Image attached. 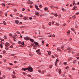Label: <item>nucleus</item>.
Here are the masks:
<instances>
[{
    "instance_id": "1",
    "label": "nucleus",
    "mask_w": 79,
    "mask_h": 79,
    "mask_svg": "<svg viewBox=\"0 0 79 79\" xmlns=\"http://www.w3.org/2000/svg\"><path fill=\"white\" fill-rule=\"evenodd\" d=\"M28 70L30 72H32L33 71V68L31 67H28Z\"/></svg>"
},
{
    "instance_id": "2",
    "label": "nucleus",
    "mask_w": 79,
    "mask_h": 79,
    "mask_svg": "<svg viewBox=\"0 0 79 79\" xmlns=\"http://www.w3.org/2000/svg\"><path fill=\"white\" fill-rule=\"evenodd\" d=\"M4 45L6 47H8L10 44H9V43L8 42H6L5 43Z\"/></svg>"
},
{
    "instance_id": "3",
    "label": "nucleus",
    "mask_w": 79,
    "mask_h": 79,
    "mask_svg": "<svg viewBox=\"0 0 79 79\" xmlns=\"http://www.w3.org/2000/svg\"><path fill=\"white\" fill-rule=\"evenodd\" d=\"M22 71H26V70H28V68H23L22 69Z\"/></svg>"
},
{
    "instance_id": "4",
    "label": "nucleus",
    "mask_w": 79,
    "mask_h": 79,
    "mask_svg": "<svg viewBox=\"0 0 79 79\" xmlns=\"http://www.w3.org/2000/svg\"><path fill=\"white\" fill-rule=\"evenodd\" d=\"M24 39L26 40H29V38L27 36L26 37L24 38Z\"/></svg>"
},
{
    "instance_id": "5",
    "label": "nucleus",
    "mask_w": 79,
    "mask_h": 79,
    "mask_svg": "<svg viewBox=\"0 0 79 79\" xmlns=\"http://www.w3.org/2000/svg\"><path fill=\"white\" fill-rule=\"evenodd\" d=\"M35 15L37 16H39V13L38 12H36Z\"/></svg>"
},
{
    "instance_id": "6",
    "label": "nucleus",
    "mask_w": 79,
    "mask_h": 79,
    "mask_svg": "<svg viewBox=\"0 0 79 79\" xmlns=\"http://www.w3.org/2000/svg\"><path fill=\"white\" fill-rule=\"evenodd\" d=\"M19 23V21H18V20H15V23H16V24H18Z\"/></svg>"
},
{
    "instance_id": "7",
    "label": "nucleus",
    "mask_w": 79,
    "mask_h": 79,
    "mask_svg": "<svg viewBox=\"0 0 79 79\" xmlns=\"http://www.w3.org/2000/svg\"><path fill=\"white\" fill-rule=\"evenodd\" d=\"M35 8H36L38 10H39V8H38V6H37V5H35Z\"/></svg>"
},
{
    "instance_id": "8",
    "label": "nucleus",
    "mask_w": 79,
    "mask_h": 79,
    "mask_svg": "<svg viewBox=\"0 0 79 79\" xmlns=\"http://www.w3.org/2000/svg\"><path fill=\"white\" fill-rule=\"evenodd\" d=\"M34 43L35 44V45H39V44L38 43H37L35 41L34 42Z\"/></svg>"
},
{
    "instance_id": "9",
    "label": "nucleus",
    "mask_w": 79,
    "mask_h": 79,
    "mask_svg": "<svg viewBox=\"0 0 79 79\" xmlns=\"http://www.w3.org/2000/svg\"><path fill=\"white\" fill-rule=\"evenodd\" d=\"M64 45H62L61 46V48H62V50H64Z\"/></svg>"
},
{
    "instance_id": "10",
    "label": "nucleus",
    "mask_w": 79,
    "mask_h": 79,
    "mask_svg": "<svg viewBox=\"0 0 79 79\" xmlns=\"http://www.w3.org/2000/svg\"><path fill=\"white\" fill-rule=\"evenodd\" d=\"M48 55H50L51 54V52H50V51H48Z\"/></svg>"
},
{
    "instance_id": "11",
    "label": "nucleus",
    "mask_w": 79,
    "mask_h": 79,
    "mask_svg": "<svg viewBox=\"0 0 79 79\" xmlns=\"http://www.w3.org/2000/svg\"><path fill=\"white\" fill-rule=\"evenodd\" d=\"M40 51V49H39L36 51V52H37V53H39Z\"/></svg>"
},
{
    "instance_id": "12",
    "label": "nucleus",
    "mask_w": 79,
    "mask_h": 79,
    "mask_svg": "<svg viewBox=\"0 0 79 79\" xmlns=\"http://www.w3.org/2000/svg\"><path fill=\"white\" fill-rule=\"evenodd\" d=\"M44 10H45V11H46L47 10H48V8H47V7H45V8L44 9Z\"/></svg>"
},
{
    "instance_id": "13",
    "label": "nucleus",
    "mask_w": 79,
    "mask_h": 79,
    "mask_svg": "<svg viewBox=\"0 0 79 79\" xmlns=\"http://www.w3.org/2000/svg\"><path fill=\"white\" fill-rule=\"evenodd\" d=\"M73 60V58H72V57L69 58L68 59V61H70V60Z\"/></svg>"
},
{
    "instance_id": "14",
    "label": "nucleus",
    "mask_w": 79,
    "mask_h": 79,
    "mask_svg": "<svg viewBox=\"0 0 79 79\" xmlns=\"http://www.w3.org/2000/svg\"><path fill=\"white\" fill-rule=\"evenodd\" d=\"M30 40L31 42H34V40L33 39H30Z\"/></svg>"
},
{
    "instance_id": "15",
    "label": "nucleus",
    "mask_w": 79,
    "mask_h": 79,
    "mask_svg": "<svg viewBox=\"0 0 79 79\" xmlns=\"http://www.w3.org/2000/svg\"><path fill=\"white\" fill-rule=\"evenodd\" d=\"M12 77L13 78H16V77L15 76V75H13V76H12Z\"/></svg>"
},
{
    "instance_id": "16",
    "label": "nucleus",
    "mask_w": 79,
    "mask_h": 79,
    "mask_svg": "<svg viewBox=\"0 0 79 79\" xmlns=\"http://www.w3.org/2000/svg\"><path fill=\"white\" fill-rule=\"evenodd\" d=\"M54 16H56V17L58 16V15H57V13L54 14Z\"/></svg>"
},
{
    "instance_id": "17",
    "label": "nucleus",
    "mask_w": 79,
    "mask_h": 79,
    "mask_svg": "<svg viewBox=\"0 0 79 79\" xmlns=\"http://www.w3.org/2000/svg\"><path fill=\"white\" fill-rule=\"evenodd\" d=\"M55 65L56 66H57V62H55Z\"/></svg>"
},
{
    "instance_id": "18",
    "label": "nucleus",
    "mask_w": 79,
    "mask_h": 79,
    "mask_svg": "<svg viewBox=\"0 0 79 79\" xmlns=\"http://www.w3.org/2000/svg\"><path fill=\"white\" fill-rule=\"evenodd\" d=\"M13 40H14V41H16L17 40L16 39V38H13Z\"/></svg>"
},
{
    "instance_id": "19",
    "label": "nucleus",
    "mask_w": 79,
    "mask_h": 79,
    "mask_svg": "<svg viewBox=\"0 0 79 79\" xmlns=\"http://www.w3.org/2000/svg\"><path fill=\"white\" fill-rule=\"evenodd\" d=\"M59 74H61V70L59 69Z\"/></svg>"
},
{
    "instance_id": "20",
    "label": "nucleus",
    "mask_w": 79,
    "mask_h": 79,
    "mask_svg": "<svg viewBox=\"0 0 79 79\" xmlns=\"http://www.w3.org/2000/svg\"><path fill=\"white\" fill-rule=\"evenodd\" d=\"M68 50H73V49L70 48H67Z\"/></svg>"
},
{
    "instance_id": "21",
    "label": "nucleus",
    "mask_w": 79,
    "mask_h": 79,
    "mask_svg": "<svg viewBox=\"0 0 79 79\" xmlns=\"http://www.w3.org/2000/svg\"><path fill=\"white\" fill-rule=\"evenodd\" d=\"M76 15H74V16H72V18H73V19H74V18H76Z\"/></svg>"
},
{
    "instance_id": "22",
    "label": "nucleus",
    "mask_w": 79,
    "mask_h": 79,
    "mask_svg": "<svg viewBox=\"0 0 79 79\" xmlns=\"http://www.w3.org/2000/svg\"><path fill=\"white\" fill-rule=\"evenodd\" d=\"M67 62H64V63H63V64H64V65H67Z\"/></svg>"
},
{
    "instance_id": "23",
    "label": "nucleus",
    "mask_w": 79,
    "mask_h": 79,
    "mask_svg": "<svg viewBox=\"0 0 79 79\" xmlns=\"http://www.w3.org/2000/svg\"><path fill=\"white\" fill-rule=\"evenodd\" d=\"M2 5L3 6H5V3H2Z\"/></svg>"
},
{
    "instance_id": "24",
    "label": "nucleus",
    "mask_w": 79,
    "mask_h": 79,
    "mask_svg": "<svg viewBox=\"0 0 79 79\" xmlns=\"http://www.w3.org/2000/svg\"><path fill=\"white\" fill-rule=\"evenodd\" d=\"M3 23L4 25H6V23L5 22V21H3Z\"/></svg>"
},
{
    "instance_id": "25",
    "label": "nucleus",
    "mask_w": 79,
    "mask_h": 79,
    "mask_svg": "<svg viewBox=\"0 0 79 79\" xmlns=\"http://www.w3.org/2000/svg\"><path fill=\"white\" fill-rule=\"evenodd\" d=\"M42 5H39V7H40V8H42Z\"/></svg>"
},
{
    "instance_id": "26",
    "label": "nucleus",
    "mask_w": 79,
    "mask_h": 79,
    "mask_svg": "<svg viewBox=\"0 0 79 79\" xmlns=\"http://www.w3.org/2000/svg\"><path fill=\"white\" fill-rule=\"evenodd\" d=\"M73 63H74V64H76V60H75L74 61H73Z\"/></svg>"
},
{
    "instance_id": "27",
    "label": "nucleus",
    "mask_w": 79,
    "mask_h": 79,
    "mask_svg": "<svg viewBox=\"0 0 79 79\" xmlns=\"http://www.w3.org/2000/svg\"><path fill=\"white\" fill-rule=\"evenodd\" d=\"M3 38H4V39H6V36H5L4 37H3Z\"/></svg>"
},
{
    "instance_id": "28",
    "label": "nucleus",
    "mask_w": 79,
    "mask_h": 79,
    "mask_svg": "<svg viewBox=\"0 0 79 79\" xmlns=\"http://www.w3.org/2000/svg\"><path fill=\"white\" fill-rule=\"evenodd\" d=\"M12 37L13 38H15V37H16V36L15 35H13L12 36Z\"/></svg>"
},
{
    "instance_id": "29",
    "label": "nucleus",
    "mask_w": 79,
    "mask_h": 79,
    "mask_svg": "<svg viewBox=\"0 0 79 79\" xmlns=\"http://www.w3.org/2000/svg\"><path fill=\"white\" fill-rule=\"evenodd\" d=\"M58 61H59V60H58V59H57L56 60V62L57 63V62H58Z\"/></svg>"
},
{
    "instance_id": "30",
    "label": "nucleus",
    "mask_w": 79,
    "mask_h": 79,
    "mask_svg": "<svg viewBox=\"0 0 79 79\" xmlns=\"http://www.w3.org/2000/svg\"><path fill=\"white\" fill-rule=\"evenodd\" d=\"M14 11H15V12L17 11V10H16V9H14Z\"/></svg>"
},
{
    "instance_id": "31",
    "label": "nucleus",
    "mask_w": 79,
    "mask_h": 79,
    "mask_svg": "<svg viewBox=\"0 0 79 79\" xmlns=\"http://www.w3.org/2000/svg\"><path fill=\"white\" fill-rule=\"evenodd\" d=\"M9 64L10 65H13V64L11 63H9Z\"/></svg>"
},
{
    "instance_id": "32",
    "label": "nucleus",
    "mask_w": 79,
    "mask_h": 79,
    "mask_svg": "<svg viewBox=\"0 0 79 79\" xmlns=\"http://www.w3.org/2000/svg\"><path fill=\"white\" fill-rule=\"evenodd\" d=\"M3 14V12H2V11H0V14L1 15H2V14Z\"/></svg>"
},
{
    "instance_id": "33",
    "label": "nucleus",
    "mask_w": 79,
    "mask_h": 79,
    "mask_svg": "<svg viewBox=\"0 0 79 79\" xmlns=\"http://www.w3.org/2000/svg\"><path fill=\"white\" fill-rule=\"evenodd\" d=\"M71 29L72 31H73V32H74V29H73V28H71Z\"/></svg>"
},
{
    "instance_id": "34",
    "label": "nucleus",
    "mask_w": 79,
    "mask_h": 79,
    "mask_svg": "<svg viewBox=\"0 0 79 79\" xmlns=\"http://www.w3.org/2000/svg\"><path fill=\"white\" fill-rule=\"evenodd\" d=\"M3 53H6V51L5 50H4L3 52Z\"/></svg>"
},
{
    "instance_id": "35",
    "label": "nucleus",
    "mask_w": 79,
    "mask_h": 79,
    "mask_svg": "<svg viewBox=\"0 0 79 79\" xmlns=\"http://www.w3.org/2000/svg\"><path fill=\"white\" fill-rule=\"evenodd\" d=\"M62 10L63 11H65V10H64V9L63 8H62Z\"/></svg>"
},
{
    "instance_id": "36",
    "label": "nucleus",
    "mask_w": 79,
    "mask_h": 79,
    "mask_svg": "<svg viewBox=\"0 0 79 79\" xmlns=\"http://www.w3.org/2000/svg\"><path fill=\"white\" fill-rule=\"evenodd\" d=\"M19 15V13H16V16H18V15Z\"/></svg>"
},
{
    "instance_id": "37",
    "label": "nucleus",
    "mask_w": 79,
    "mask_h": 79,
    "mask_svg": "<svg viewBox=\"0 0 79 79\" xmlns=\"http://www.w3.org/2000/svg\"><path fill=\"white\" fill-rule=\"evenodd\" d=\"M66 24L64 23L63 24V26H66Z\"/></svg>"
},
{
    "instance_id": "38",
    "label": "nucleus",
    "mask_w": 79,
    "mask_h": 79,
    "mask_svg": "<svg viewBox=\"0 0 79 79\" xmlns=\"http://www.w3.org/2000/svg\"><path fill=\"white\" fill-rule=\"evenodd\" d=\"M27 76L28 77H31V75H28Z\"/></svg>"
},
{
    "instance_id": "39",
    "label": "nucleus",
    "mask_w": 79,
    "mask_h": 79,
    "mask_svg": "<svg viewBox=\"0 0 79 79\" xmlns=\"http://www.w3.org/2000/svg\"><path fill=\"white\" fill-rule=\"evenodd\" d=\"M5 15L6 16H7V13H5Z\"/></svg>"
},
{
    "instance_id": "40",
    "label": "nucleus",
    "mask_w": 79,
    "mask_h": 79,
    "mask_svg": "<svg viewBox=\"0 0 79 79\" xmlns=\"http://www.w3.org/2000/svg\"><path fill=\"white\" fill-rule=\"evenodd\" d=\"M23 19H26V17H24L23 18Z\"/></svg>"
},
{
    "instance_id": "41",
    "label": "nucleus",
    "mask_w": 79,
    "mask_h": 79,
    "mask_svg": "<svg viewBox=\"0 0 79 79\" xmlns=\"http://www.w3.org/2000/svg\"><path fill=\"white\" fill-rule=\"evenodd\" d=\"M72 70H73V71H74V70H75V68H72Z\"/></svg>"
},
{
    "instance_id": "42",
    "label": "nucleus",
    "mask_w": 79,
    "mask_h": 79,
    "mask_svg": "<svg viewBox=\"0 0 79 79\" xmlns=\"http://www.w3.org/2000/svg\"><path fill=\"white\" fill-rule=\"evenodd\" d=\"M21 44L22 45H23L24 44V42H22Z\"/></svg>"
},
{
    "instance_id": "43",
    "label": "nucleus",
    "mask_w": 79,
    "mask_h": 79,
    "mask_svg": "<svg viewBox=\"0 0 79 79\" xmlns=\"http://www.w3.org/2000/svg\"><path fill=\"white\" fill-rule=\"evenodd\" d=\"M52 56V58H55V56H53V55Z\"/></svg>"
},
{
    "instance_id": "44",
    "label": "nucleus",
    "mask_w": 79,
    "mask_h": 79,
    "mask_svg": "<svg viewBox=\"0 0 79 79\" xmlns=\"http://www.w3.org/2000/svg\"><path fill=\"white\" fill-rule=\"evenodd\" d=\"M6 61V59H5L4 60V63H5Z\"/></svg>"
},
{
    "instance_id": "45",
    "label": "nucleus",
    "mask_w": 79,
    "mask_h": 79,
    "mask_svg": "<svg viewBox=\"0 0 79 79\" xmlns=\"http://www.w3.org/2000/svg\"><path fill=\"white\" fill-rule=\"evenodd\" d=\"M47 76H50V74H47Z\"/></svg>"
},
{
    "instance_id": "46",
    "label": "nucleus",
    "mask_w": 79,
    "mask_h": 79,
    "mask_svg": "<svg viewBox=\"0 0 79 79\" xmlns=\"http://www.w3.org/2000/svg\"><path fill=\"white\" fill-rule=\"evenodd\" d=\"M73 8H74V9H75V8H77V6H74Z\"/></svg>"
},
{
    "instance_id": "47",
    "label": "nucleus",
    "mask_w": 79,
    "mask_h": 79,
    "mask_svg": "<svg viewBox=\"0 0 79 79\" xmlns=\"http://www.w3.org/2000/svg\"><path fill=\"white\" fill-rule=\"evenodd\" d=\"M49 26H51V22L49 23Z\"/></svg>"
},
{
    "instance_id": "48",
    "label": "nucleus",
    "mask_w": 79,
    "mask_h": 79,
    "mask_svg": "<svg viewBox=\"0 0 79 79\" xmlns=\"http://www.w3.org/2000/svg\"><path fill=\"white\" fill-rule=\"evenodd\" d=\"M23 74L25 76V75H26V73H23Z\"/></svg>"
},
{
    "instance_id": "49",
    "label": "nucleus",
    "mask_w": 79,
    "mask_h": 79,
    "mask_svg": "<svg viewBox=\"0 0 79 79\" xmlns=\"http://www.w3.org/2000/svg\"><path fill=\"white\" fill-rule=\"evenodd\" d=\"M10 48H13V46L12 45H11L10 46Z\"/></svg>"
},
{
    "instance_id": "50",
    "label": "nucleus",
    "mask_w": 79,
    "mask_h": 79,
    "mask_svg": "<svg viewBox=\"0 0 79 79\" xmlns=\"http://www.w3.org/2000/svg\"><path fill=\"white\" fill-rule=\"evenodd\" d=\"M0 40H2V41H4V39H1Z\"/></svg>"
},
{
    "instance_id": "51",
    "label": "nucleus",
    "mask_w": 79,
    "mask_h": 79,
    "mask_svg": "<svg viewBox=\"0 0 79 79\" xmlns=\"http://www.w3.org/2000/svg\"><path fill=\"white\" fill-rule=\"evenodd\" d=\"M78 14H79V12L76 13V15H78Z\"/></svg>"
},
{
    "instance_id": "52",
    "label": "nucleus",
    "mask_w": 79,
    "mask_h": 79,
    "mask_svg": "<svg viewBox=\"0 0 79 79\" xmlns=\"http://www.w3.org/2000/svg\"><path fill=\"white\" fill-rule=\"evenodd\" d=\"M55 37V35L53 34L52 36V37Z\"/></svg>"
},
{
    "instance_id": "53",
    "label": "nucleus",
    "mask_w": 79,
    "mask_h": 79,
    "mask_svg": "<svg viewBox=\"0 0 79 79\" xmlns=\"http://www.w3.org/2000/svg\"><path fill=\"white\" fill-rule=\"evenodd\" d=\"M11 55L12 56H15V54H11Z\"/></svg>"
},
{
    "instance_id": "54",
    "label": "nucleus",
    "mask_w": 79,
    "mask_h": 79,
    "mask_svg": "<svg viewBox=\"0 0 79 79\" xmlns=\"http://www.w3.org/2000/svg\"><path fill=\"white\" fill-rule=\"evenodd\" d=\"M18 44H21V41H19L18 42Z\"/></svg>"
},
{
    "instance_id": "55",
    "label": "nucleus",
    "mask_w": 79,
    "mask_h": 79,
    "mask_svg": "<svg viewBox=\"0 0 79 79\" xmlns=\"http://www.w3.org/2000/svg\"><path fill=\"white\" fill-rule=\"evenodd\" d=\"M57 49L58 50H59V51H61V50H60V48H58Z\"/></svg>"
},
{
    "instance_id": "56",
    "label": "nucleus",
    "mask_w": 79,
    "mask_h": 79,
    "mask_svg": "<svg viewBox=\"0 0 79 79\" xmlns=\"http://www.w3.org/2000/svg\"><path fill=\"white\" fill-rule=\"evenodd\" d=\"M29 19L31 20L32 19V18L31 17H30L29 18Z\"/></svg>"
},
{
    "instance_id": "57",
    "label": "nucleus",
    "mask_w": 79,
    "mask_h": 79,
    "mask_svg": "<svg viewBox=\"0 0 79 79\" xmlns=\"http://www.w3.org/2000/svg\"><path fill=\"white\" fill-rule=\"evenodd\" d=\"M20 39H21L22 38V36H21V35H20Z\"/></svg>"
},
{
    "instance_id": "58",
    "label": "nucleus",
    "mask_w": 79,
    "mask_h": 79,
    "mask_svg": "<svg viewBox=\"0 0 79 79\" xmlns=\"http://www.w3.org/2000/svg\"><path fill=\"white\" fill-rule=\"evenodd\" d=\"M13 73L14 74H15V71H13Z\"/></svg>"
},
{
    "instance_id": "59",
    "label": "nucleus",
    "mask_w": 79,
    "mask_h": 79,
    "mask_svg": "<svg viewBox=\"0 0 79 79\" xmlns=\"http://www.w3.org/2000/svg\"><path fill=\"white\" fill-rule=\"evenodd\" d=\"M42 42L43 44H44V40H42Z\"/></svg>"
},
{
    "instance_id": "60",
    "label": "nucleus",
    "mask_w": 79,
    "mask_h": 79,
    "mask_svg": "<svg viewBox=\"0 0 79 79\" xmlns=\"http://www.w3.org/2000/svg\"><path fill=\"white\" fill-rule=\"evenodd\" d=\"M0 47L1 48H2V47H3L2 44H1L0 45Z\"/></svg>"
},
{
    "instance_id": "61",
    "label": "nucleus",
    "mask_w": 79,
    "mask_h": 79,
    "mask_svg": "<svg viewBox=\"0 0 79 79\" xmlns=\"http://www.w3.org/2000/svg\"><path fill=\"white\" fill-rule=\"evenodd\" d=\"M25 10V9H24V8H23V9L22 10V11H24Z\"/></svg>"
},
{
    "instance_id": "62",
    "label": "nucleus",
    "mask_w": 79,
    "mask_h": 79,
    "mask_svg": "<svg viewBox=\"0 0 79 79\" xmlns=\"http://www.w3.org/2000/svg\"><path fill=\"white\" fill-rule=\"evenodd\" d=\"M39 73H41V71H40V70H39Z\"/></svg>"
},
{
    "instance_id": "63",
    "label": "nucleus",
    "mask_w": 79,
    "mask_h": 79,
    "mask_svg": "<svg viewBox=\"0 0 79 79\" xmlns=\"http://www.w3.org/2000/svg\"><path fill=\"white\" fill-rule=\"evenodd\" d=\"M54 8H56L57 9H58V7H54Z\"/></svg>"
},
{
    "instance_id": "64",
    "label": "nucleus",
    "mask_w": 79,
    "mask_h": 79,
    "mask_svg": "<svg viewBox=\"0 0 79 79\" xmlns=\"http://www.w3.org/2000/svg\"><path fill=\"white\" fill-rule=\"evenodd\" d=\"M17 61H14V62L15 63H17Z\"/></svg>"
}]
</instances>
